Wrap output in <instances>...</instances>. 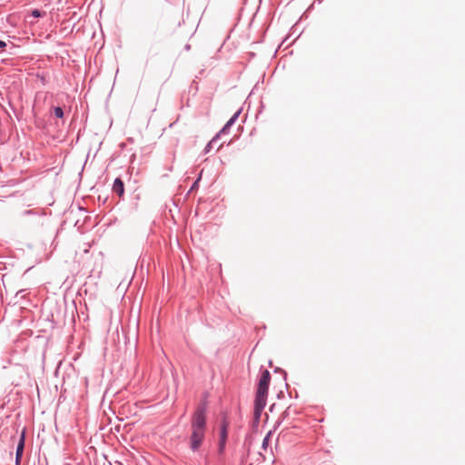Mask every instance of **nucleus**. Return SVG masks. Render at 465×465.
I'll return each instance as SVG.
<instances>
[{
	"instance_id": "f257e3e1",
	"label": "nucleus",
	"mask_w": 465,
	"mask_h": 465,
	"mask_svg": "<svg viewBox=\"0 0 465 465\" xmlns=\"http://www.w3.org/2000/svg\"><path fill=\"white\" fill-rule=\"evenodd\" d=\"M206 405L204 403L199 405L193 416L192 420V436L191 448L196 450L204 438L205 423H206Z\"/></svg>"
},
{
	"instance_id": "f03ea898",
	"label": "nucleus",
	"mask_w": 465,
	"mask_h": 465,
	"mask_svg": "<svg viewBox=\"0 0 465 465\" xmlns=\"http://www.w3.org/2000/svg\"><path fill=\"white\" fill-rule=\"evenodd\" d=\"M271 381V374L268 370H264L262 372L261 378L258 382L255 401H254V420L258 421L260 420L262 410L266 405V400L268 396L269 383Z\"/></svg>"
},
{
	"instance_id": "7ed1b4c3",
	"label": "nucleus",
	"mask_w": 465,
	"mask_h": 465,
	"mask_svg": "<svg viewBox=\"0 0 465 465\" xmlns=\"http://www.w3.org/2000/svg\"><path fill=\"white\" fill-rule=\"evenodd\" d=\"M227 427H228V424L224 420L222 424L221 433H220V440H219V452L220 453L223 452V450L225 447V442L227 440Z\"/></svg>"
},
{
	"instance_id": "20e7f679",
	"label": "nucleus",
	"mask_w": 465,
	"mask_h": 465,
	"mask_svg": "<svg viewBox=\"0 0 465 465\" xmlns=\"http://www.w3.org/2000/svg\"><path fill=\"white\" fill-rule=\"evenodd\" d=\"M24 447H25V430H23V432L21 434V437H20V440H19V442H18V445L16 448V462L17 463L19 462V460L23 455Z\"/></svg>"
},
{
	"instance_id": "39448f33",
	"label": "nucleus",
	"mask_w": 465,
	"mask_h": 465,
	"mask_svg": "<svg viewBox=\"0 0 465 465\" xmlns=\"http://www.w3.org/2000/svg\"><path fill=\"white\" fill-rule=\"evenodd\" d=\"M113 191L114 193H116L120 197L124 194V186L123 181L120 178H116L114 180V185H113Z\"/></svg>"
},
{
	"instance_id": "423d86ee",
	"label": "nucleus",
	"mask_w": 465,
	"mask_h": 465,
	"mask_svg": "<svg viewBox=\"0 0 465 465\" xmlns=\"http://www.w3.org/2000/svg\"><path fill=\"white\" fill-rule=\"evenodd\" d=\"M272 436V432L269 431L267 433V435L265 436V438L263 439L262 440V449L264 450V452L267 451V447H268V444H269V440H270V438Z\"/></svg>"
},
{
	"instance_id": "0eeeda50",
	"label": "nucleus",
	"mask_w": 465,
	"mask_h": 465,
	"mask_svg": "<svg viewBox=\"0 0 465 465\" xmlns=\"http://www.w3.org/2000/svg\"><path fill=\"white\" fill-rule=\"evenodd\" d=\"M54 114L57 118H62L64 116V111L61 107H55L54 109Z\"/></svg>"
},
{
	"instance_id": "6e6552de",
	"label": "nucleus",
	"mask_w": 465,
	"mask_h": 465,
	"mask_svg": "<svg viewBox=\"0 0 465 465\" xmlns=\"http://www.w3.org/2000/svg\"><path fill=\"white\" fill-rule=\"evenodd\" d=\"M238 117V113H236L228 122L227 124H225L224 126V129L229 127L230 125H232L233 124V122L235 121V119Z\"/></svg>"
},
{
	"instance_id": "1a4fd4ad",
	"label": "nucleus",
	"mask_w": 465,
	"mask_h": 465,
	"mask_svg": "<svg viewBox=\"0 0 465 465\" xmlns=\"http://www.w3.org/2000/svg\"><path fill=\"white\" fill-rule=\"evenodd\" d=\"M32 15L35 17H40L42 15V14L39 10L35 9L32 12Z\"/></svg>"
},
{
	"instance_id": "9d476101",
	"label": "nucleus",
	"mask_w": 465,
	"mask_h": 465,
	"mask_svg": "<svg viewBox=\"0 0 465 465\" xmlns=\"http://www.w3.org/2000/svg\"><path fill=\"white\" fill-rule=\"evenodd\" d=\"M6 46V43L0 40V49H4Z\"/></svg>"
},
{
	"instance_id": "9b49d317",
	"label": "nucleus",
	"mask_w": 465,
	"mask_h": 465,
	"mask_svg": "<svg viewBox=\"0 0 465 465\" xmlns=\"http://www.w3.org/2000/svg\"><path fill=\"white\" fill-rule=\"evenodd\" d=\"M260 454H261V456H262L265 459V456H266L265 453L260 452Z\"/></svg>"
}]
</instances>
